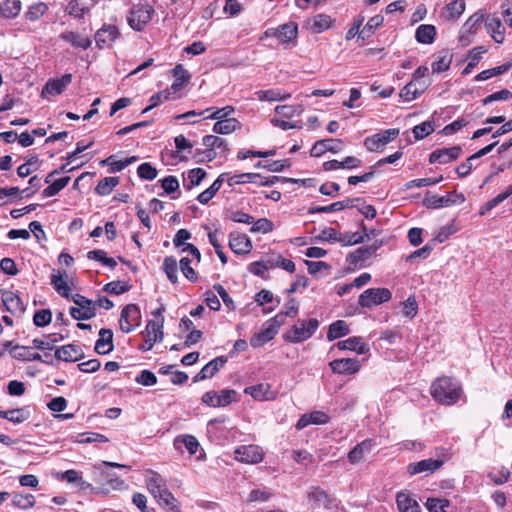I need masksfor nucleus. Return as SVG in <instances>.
I'll return each instance as SVG.
<instances>
[{"instance_id": "1", "label": "nucleus", "mask_w": 512, "mask_h": 512, "mask_svg": "<svg viewBox=\"0 0 512 512\" xmlns=\"http://www.w3.org/2000/svg\"><path fill=\"white\" fill-rule=\"evenodd\" d=\"M460 384L451 377L443 376L437 378L431 385V395L439 403L452 405L461 396Z\"/></svg>"}, {"instance_id": "2", "label": "nucleus", "mask_w": 512, "mask_h": 512, "mask_svg": "<svg viewBox=\"0 0 512 512\" xmlns=\"http://www.w3.org/2000/svg\"><path fill=\"white\" fill-rule=\"evenodd\" d=\"M318 327L319 321L316 318L299 320L283 335V338L287 342L301 343L309 339Z\"/></svg>"}, {"instance_id": "3", "label": "nucleus", "mask_w": 512, "mask_h": 512, "mask_svg": "<svg viewBox=\"0 0 512 512\" xmlns=\"http://www.w3.org/2000/svg\"><path fill=\"white\" fill-rule=\"evenodd\" d=\"M464 201V195L456 191L449 192L445 196H439L427 192L423 199V205L429 209H440L455 204H462Z\"/></svg>"}, {"instance_id": "4", "label": "nucleus", "mask_w": 512, "mask_h": 512, "mask_svg": "<svg viewBox=\"0 0 512 512\" xmlns=\"http://www.w3.org/2000/svg\"><path fill=\"white\" fill-rule=\"evenodd\" d=\"M392 298V293L388 288H369L363 291L358 300L362 308H371L388 302Z\"/></svg>"}, {"instance_id": "5", "label": "nucleus", "mask_w": 512, "mask_h": 512, "mask_svg": "<svg viewBox=\"0 0 512 512\" xmlns=\"http://www.w3.org/2000/svg\"><path fill=\"white\" fill-rule=\"evenodd\" d=\"M72 300L77 305L70 308V315L75 320H88L96 315V303L92 300L80 294H75Z\"/></svg>"}, {"instance_id": "6", "label": "nucleus", "mask_w": 512, "mask_h": 512, "mask_svg": "<svg viewBox=\"0 0 512 512\" xmlns=\"http://www.w3.org/2000/svg\"><path fill=\"white\" fill-rule=\"evenodd\" d=\"M153 13L154 8L150 5H135L127 17L128 24L132 29L141 31L150 22Z\"/></svg>"}, {"instance_id": "7", "label": "nucleus", "mask_w": 512, "mask_h": 512, "mask_svg": "<svg viewBox=\"0 0 512 512\" xmlns=\"http://www.w3.org/2000/svg\"><path fill=\"white\" fill-rule=\"evenodd\" d=\"M140 322L141 312L136 304H128L122 309L119 319L122 332L130 333L135 327L140 325Z\"/></svg>"}, {"instance_id": "8", "label": "nucleus", "mask_w": 512, "mask_h": 512, "mask_svg": "<svg viewBox=\"0 0 512 512\" xmlns=\"http://www.w3.org/2000/svg\"><path fill=\"white\" fill-rule=\"evenodd\" d=\"M383 245L381 240H376L373 244L362 246L351 252L346 260L349 264L355 267H363L365 261L372 257V255Z\"/></svg>"}, {"instance_id": "9", "label": "nucleus", "mask_w": 512, "mask_h": 512, "mask_svg": "<svg viewBox=\"0 0 512 512\" xmlns=\"http://www.w3.org/2000/svg\"><path fill=\"white\" fill-rule=\"evenodd\" d=\"M399 135V129H387L381 133L374 134L364 140V145L369 151H379L385 145L393 141Z\"/></svg>"}, {"instance_id": "10", "label": "nucleus", "mask_w": 512, "mask_h": 512, "mask_svg": "<svg viewBox=\"0 0 512 512\" xmlns=\"http://www.w3.org/2000/svg\"><path fill=\"white\" fill-rule=\"evenodd\" d=\"M235 459L248 464L259 463L263 460L264 453L257 445H243L235 449Z\"/></svg>"}, {"instance_id": "11", "label": "nucleus", "mask_w": 512, "mask_h": 512, "mask_svg": "<svg viewBox=\"0 0 512 512\" xmlns=\"http://www.w3.org/2000/svg\"><path fill=\"white\" fill-rule=\"evenodd\" d=\"M344 147L343 141L341 139H322L318 140L314 143L310 155L312 157H320L325 152L329 151L332 153H338L340 152Z\"/></svg>"}, {"instance_id": "12", "label": "nucleus", "mask_w": 512, "mask_h": 512, "mask_svg": "<svg viewBox=\"0 0 512 512\" xmlns=\"http://www.w3.org/2000/svg\"><path fill=\"white\" fill-rule=\"evenodd\" d=\"M334 373L341 375H352L360 370V361L356 358L335 359L329 363Z\"/></svg>"}, {"instance_id": "13", "label": "nucleus", "mask_w": 512, "mask_h": 512, "mask_svg": "<svg viewBox=\"0 0 512 512\" xmlns=\"http://www.w3.org/2000/svg\"><path fill=\"white\" fill-rule=\"evenodd\" d=\"M119 37V30L114 25H104L95 34L96 45L102 49L111 47L115 40Z\"/></svg>"}, {"instance_id": "14", "label": "nucleus", "mask_w": 512, "mask_h": 512, "mask_svg": "<svg viewBox=\"0 0 512 512\" xmlns=\"http://www.w3.org/2000/svg\"><path fill=\"white\" fill-rule=\"evenodd\" d=\"M462 152V148L460 146H453L450 148L437 149L433 151L429 156V162L446 164L453 160H456Z\"/></svg>"}, {"instance_id": "15", "label": "nucleus", "mask_w": 512, "mask_h": 512, "mask_svg": "<svg viewBox=\"0 0 512 512\" xmlns=\"http://www.w3.org/2000/svg\"><path fill=\"white\" fill-rule=\"evenodd\" d=\"M227 362V357L219 356L215 359L208 362L201 370L198 372L194 378L193 382H199L208 378H212Z\"/></svg>"}, {"instance_id": "16", "label": "nucleus", "mask_w": 512, "mask_h": 512, "mask_svg": "<svg viewBox=\"0 0 512 512\" xmlns=\"http://www.w3.org/2000/svg\"><path fill=\"white\" fill-rule=\"evenodd\" d=\"M229 247L236 254H248L252 249V243L247 235L232 232L229 235Z\"/></svg>"}, {"instance_id": "17", "label": "nucleus", "mask_w": 512, "mask_h": 512, "mask_svg": "<svg viewBox=\"0 0 512 512\" xmlns=\"http://www.w3.org/2000/svg\"><path fill=\"white\" fill-rule=\"evenodd\" d=\"M147 473L150 475L146 477L147 489L153 497L158 500V498L168 489L166 481L159 473L153 470H149Z\"/></svg>"}, {"instance_id": "18", "label": "nucleus", "mask_w": 512, "mask_h": 512, "mask_svg": "<svg viewBox=\"0 0 512 512\" xmlns=\"http://www.w3.org/2000/svg\"><path fill=\"white\" fill-rule=\"evenodd\" d=\"M55 357L65 362H76L84 357V352L81 347L68 344L56 349Z\"/></svg>"}, {"instance_id": "19", "label": "nucleus", "mask_w": 512, "mask_h": 512, "mask_svg": "<svg viewBox=\"0 0 512 512\" xmlns=\"http://www.w3.org/2000/svg\"><path fill=\"white\" fill-rule=\"evenodd\" d=\"M443 465L442 460L425 459L408 465L410 475L418 473H433Z\"/></svg>"}, {"instance_id": "20", "label": "nucleus", "mask_w": 512, "mask_h": 512, "mask_svg": "<svg viewBox=\"0 0 512 512\" xmlns=\"http://www.w3.org/2000/svg\"><path fill=\"white\" fill-rule=\"evenodd\" d=\"M94 349L99 355H106L114 349L113 332L110 329H100Z\"/></svg>"}, {"instance_id": "21", "label": "nucleus", "mask_w": 512, "mask_h": 512, "mask_svg": "<svg viewBox=\"0 0 512 512\" xmlns=\"http://www.w3.org/2000/svg\"><path fill=\"white\" fill-rule=\"evenodd\" d=\"M339 350H350L357 354H365L369 351V345L365 343L362 337H350L335 344Z\"/></svg>"}, {"instance_id": "22", "label": "nucleus", "mask_w": 512, "mask_h": 512, "mask_svg": "<svg viewBox=\"0 0 512 512\" xmlns=\"http://www.w3.org/2000/svg\"><path fill=\"white\" fill-rule=\"evenodd\" d=\"M374 446L375 442L373 439H366L362 441L348 453V461L351 464L359 463L360 461H362L366 454L371 452Z\"/></svg>"}, {"instance_id": "23", "label": "nucleus", "mask_w": 512, "mask_h": 512, "mask_svg": "<svg viewBox=\"0 0 512 512\" xmlns=\"http://www.w3.org/2000/svg\"><path fill=\"white\" fill-rule=\"evenodd\" d=\"M273 35L277 37L281 43L289 44L297 38L298 26L293 22L283 24L273 31Z\"/></svg>"}, {"instance_id": "24", "label": "nucleus", "mask_w": 512, "mask_h": 512, "mask_svg": "<svg viewBox=\"0 0 512 512\" xmlns=\"http://www.w3.org/2000/svg\"><path fill=\"white\" fill-rule=\"evenodd\" d=\"M2 302L5 309L12 313H22L25 310L21 298L12 291H4L2 293Z\"/></svg>"}, {"instance_id": "25", "label": "nucleus", "mask_w": 512, "mask_h": 512, "mask_svg": "<svg viewBox=\"0 0 512 512\" xmlns=\"http://www.w3.org/2000/svg\"><path fill=\"white\" fill-rule=\"evenodd\" d=\"M329 421V417L322 411H313L306 413L300 417L296 424V428L301 430L310 424H326Z\"/></svg>"}, {"instance_id": "26", "label": "nucleus", "mask_w": 512, "mask_h": 512, "mask_svg": "<svg viewBox=\"0 0 512 512\" xmlns=\"http://www.w3.org/2000/svg\"><path fill=\"white\" fill-rule=\"evenodd\" d=\"M396 504L400 512H419L420 510L418 502L404 491L397 493Z\"/></svg>"}, {"instance_id": "27", "label": "nucleus", "mask_w": 512, "mask_h": 512, "mask_svg": "<svg viewBox=\"0 0 512 512\" xmlns=\"http://www.w3.org/2000/svg\"><path fill=\"white\" fill-rule=\"evenodd\" d=\"M277 333L266 322L260 332L254 334L250 339V344L254 348H258L272 340Z\"/></svg>"}, {"instance_id": "28", "label": "nucleus", "mask_w": 512, "mask_h": 512, "mask_svg": "<svg viewBox=\"0 0 512 512\" xmlns=\"http://www.w3.org/2000/svg\"><path fill=\"white\" fill-rule=\"evenodd\" d=\"M333 23L331 16L327 14H317L307 21L309 28L314 33H322L328 30Z\"/></svg>"}, {"instance_id": "29", "label": "nucleus", "mask_w": 512, "mask_h": 512, "mask_svg": "<svg viewBox=\"0 0 512 512\" xmlns=\"http://www.w3.org/2000/svg\"><path fill=\"white\" fill-rule=\"evenodd\" d=\"M173 445L176 450L183 452L182 447L184 446L188 452L193 455L196 453L199 447V442L193 435H180L174 439Z\"/></svg>"}, {"instance_id": "30", "label": "nucleus", "mask_w": 512, "mask_h": 512, "mask_svg": "<svg viewBox=\"0 0 512 512\" xmlns=\"http://www.w3.org/2000/svg\"><path fill=\"white\" fill-rule=\"evenodd\" d=\"M465 7L464 0L451 1L444 7L443 17L446 20L456 21L464 13Z\"/></svg>"}, {"instance_id": "31", "label": "nucleus", "mask_w": 512, "mask_h": 512, "mask_svg": "<svg viewBox=\"0 0 512 512\" xmlns=\"http://www.w3.org/2000/svg\"><path fill=\"white\" fill-rule=\"evenodd\" d=\"M486 28L492 33V38L497 43L504 41V28L501 20L498 17H487L485 21Z\"/></svg>"}, {"instance_id": "32", "label": "nucleus", "mask_w": 512, "mask_h": 512, "mask_svg": "<svg viewBox=\"0 0 512 512\" xmlns=\"http://www.w3.org/2000/svg\"><path fill=\"white\" fill-rule=\"evenodd\" d=\"M426 88L425 84L416 83L411 81L405 85L400 91V97L405 101H412L421 95Z\"/></svg>"}, {"instance_id": "33", "label": "nucleus", "mask_w": 512, "mask_h": 512, "mask_svg": "<svg viewBox=\"0 0 512 512\" xmlns=\"http://www.w3.org/2000/svg\"><path fill=\"white\" fill-rule=\"evenodd\" d=\"M436 36V28L430 24H422L416 29L415 38L419 43L431 44Z\"/></svg>"}, {"instance_id": "34", "label": "nucleus", "mask_w": 512, "mask_h": 512, "mask_svg": "<svg viewBox=\"0 0 512 512\" xmlns=\"http://www.w3.org/2000/svg\"><path fill=\"white\" fill-rule=\"evenodd\" d=\"M60 38L77 48L87 49L91 45L89 38L80 36L73 31H66L61 33Z\"/></svg>"}, {"instance_id": "35", "label": "nucleus", "mask_w": 512, "mask_h": 512, "mask_svg": "<svg viewBox=\"0 0 512 512\" xmlns=\"http://www.w3.org/2000/svg\"><path fill=\"white\" fill-rule=\"evenodd\" d=\"M13 358L21 361H42L39 353H31L29 347L16 344L11 351Z\"/></svg>"}, {"instance_id": "36", "label": "nucleus", "mask_w": 512, "mask_h": 512, "mask_svg": "<svg viewBox=\"0 0 512 512\" xmlns=\"http://www.w3.org/2000/svg\"><path fill=\"white\" fill-rule=\"evenodd\" d=\"M172 73L175 77V80L171 85V89L174 92H177L184 86L186 82H188L190 74L181 64L176 65L173 68Z\"/></svg>"}, {"instance_id": "37", "label": "nucleus", "mask_w": 512, "mask_h": 512, "mask_svg": "<svg viewBox=\"0 0 512 512\" xmlns=\"http://www.w3.org/2000/svg\"><path fill=\"white\" fill-rule=\"evenodd\" d=\"M349 332V326L346 324V322L343 320H337L330 324L327 332V339L329 341H333L340 337L346 336L349 334Z\"/></svg>"}, {"instance_id": "38", "label": "nucleus", "mask_w": 512, "mask_h": 512, "mask_svg": "<svg viewBox=\"0 0 512 512\" xmlns=\"http://www.w3.org/2000/svg\"><path fill=\"white\" fill-rule=\"evenodd\" d=\"M21 11L20 0H5L0 3V15L5 18H14Z\"/></svg>"}, {"instance_id": "39", "label": "nucleus", "mask_w": 512, "mask_h": 512, "mask_svg": "<svg viewBox=\"0 0 512 512\" xmlns=\"http://www.w3.org/2000/svg\"><path fill=\"white\" fill-rule=\"evenodd\" d=\"M66 272L63 273L57 272L51 275V284L54 286L55 290L65 298L70 297V287L64 281L63 276H66Z\"/></svg>"}, {"instance_id": "40", "label": "nucleus", "mask_w": 512, "mask_h": 512, "mask_svg": "<svg viewBox=\"0 0 512 512\" xmlns=\"http://www.w3.org/2000/svg\"><path fill=\"white\" fill-rule=\"evenodd\" d=\"M163 324H164V318L159 320H149L146 326L145 331L143 334L145 335V338H153L155 335L157 338V341H161L163 339Z\"/></svg>"}, {"instance_id": "41", "label": "nucleus", "mask_w": 512, "mask_h": 512, "mask_svg": "<svg viewBox=\"0 0 512 512\" xmlns=\"http://www.w3.org/2000/svg\"><path fill=\"white\" fill-rule=\"evenodd\" d=\"M202 143L209 149H219L220 153L225 154L229 149L226 141L215 135H206L202 139Z\"/></svg>"}, {"instance_id": "42", "label": "nucleus", "mask_w": 512, "mask_h": 512, "mask_svg": "<svg viewBox=\"0 0 512 512\" xmlns=\"http://www.w3.org/2000/svg\"><path fill=\"white\" fill-rule=\"evenodd\" d=\"M485 14L483 11H477L471 15L463 25V30L468 34H475L483 22Z\"/></svg>"}, {"instance_id": "43", "label": "nucleus", "mask_w": 512, "mask_h": 512, "mask_svg": "<svg viewBox=\"0 0 512 512\" xmlns=\"http://www.w3.org/2000/svg\"><path fill=\"white\" fill-rule=\"evenodd\" d=\"M384 18L382 15H375L371 17L366 25L362 28L360 32V38L366 39L374 34L375 30L383 24Z\"/></svg>"}, {"instance_id": "44", "label": "nucleus", "mask_w": 512, "mask_h": 512, "mask_svg": "<svg viewBox=\"0 0 512 512\" xmlns=\"http://www.w3.org/2000/svg\"><path fill=\"white\" fill-rule=\"evenodd\" d=\"M256 95L260 101H280L290 97L289 93H282L279 89L260 90Z\"/></svg>"}, {"instance_id": "45", "label": "nucleus", "mask_w": 512, "mask_h": 512, "mask_svg": "<svg viewBox=\"0 0 512 512\" xmlns=\"http://www.w3.org/2000/svg\"><path fill=\"white\" fill-rule=\"evenodd\" d=\"M119 184V177H105L97 184L95 191L100 196L109 195L113 188Z\"/></svg>"}, {"instance_id": "46", "label": "nucleus", "mask_w": 512, "mask_h": 512, "mask_svg": "<svg viewBox=\"0 0 512 512\" xmlns=\"http://www.w3.org/2000/svg\"><path fill=\"white\" fill-rule=\"evenodd\" d=\"M48 5L44 2H37L28 7L25 18L29 21L39 20L47 11Z\"/></svg>"}, {"instance_id": "47", "label": "nucleus", "mask_w": 512, "mask_h": 512, "mask_svg": "<svg viewBox=\"0 0 512 512\" xmlns=\"http://www.w3.org/2000/svg\"><path fill=\"white\" fill-rule=\"evenodd\" d=\"M30 416H31V412L29 410V407H22V408L7 410L6 419L15 424H19V423H22V422L28 420L30 418Z\"/></svg>"}, {"instance_id": "48", "label": "nucleus", "mask_w": 512, "mask_h": 512, "mask_svg": "<svg viewBox=\"0 0 512 512\" xmlns=\"http://www.w3.org/2000/svg\"><path fill=\"white\" fill-rule=\"evenodd\" d=\"M163 270L171 283H173V284L177 283V281H178V276H177L178 265H177V261L174 257H172V256L165 257V259L163 261Z\"/></svg>"}, {"instance_id": "49", "label": "nucleus", "mask_w": 512, "mask_h": 512, "mask_svg": "<svg viewBox=\"0 0 512 512\" xmlns=\"http://www.w3.org/2000/svg\"><path fill=\"white\" fill-rule=\"evenodd\" d=\"M239 122L236 119L218 120L213 126V132L217 134H229L236 130Z\"/></svg>"}, {"instance_id": "50", "label": "nucleus", "mask_w": 512, "mask_h": 512, "mask_svg": "<svg viewBox=\"0 0 512 512\" xmlns=\"http://www.w3.org/2000/svg\"><path fill=\"white\" fill-rule=\"evenodd\" d=\"M12 504L20 509H29L34 506L35 497L32 494L15 493L12 497Z\"/></svg>"}, {"instance_id": "51", "label": "nucleus", "mask_w": 512, "mask_h": 512, "mask_svg": "<svg viewBox=\"0 0 512 512\" xmlns=\"http://www.w3.org/2000/svg\"><path fill=\"white\" fill-rule=\"evenodd\" d=\"M69 181V176L57 179L43 190L42 195L44 197H52L57 195L62 189H64L68 185Z\"/></svg>"}, {"instance_id": "52", "label": "nucleus", "mask_w": 512, "mask_h": 512, "mask_svg": "<svg viewBox=\"0 0 512 512\" xmlns=\"http://www.w3.org/2000/svg\"><path fill=\"white\" fill-rule=\"evenodd\" d=\"M510 67H511V64L506 63V64H502L500 66H497V67H494L491 69L484 70V71L480 72L475 77V80L476 81L488 80L494 76H498V75H501V74L507 72L510 69Z\"/></svg>"}, {"instance_id": "53", "label": "nucleus", "mask_w": 512, "mask_h": 512, "mask_svg": "<svg viewBox=\"0 0 512 512\" xmlns=\"http://www.w3.org/2000/svg\"><path fill=\"white\" fill-rule=\"evenodd\" d=\"M131 285L125 281H111L104 285L103 290L109 294L120 295L128 292Z\"/></svg>"}, {"instance_id": "54", "label": "nucleus", "mask_w": 512, "mask_h": 512, "mask_svg": "<svg viewBox=\"0 0 512 512\" xmlns=\"http://www.w3.org/2000/svg\"><path fill=\"white\" fill-rule=\"evenodd\" d=\"M87 258L101 262L103 265L114 269L117 265L113 258L107 257L104 250H92L87 253Z\"/></svg>"}, {"instance_id": "55", "label": "nucleus", "mask_w": 512, "mask_h": 512, "mask_svg": "<svg viewBox=\"0 0 512 512\" xmlns=\"http://www.w3.org/2000/svg\"><path fill=\"white\" fill-rule=\"evenodd\" d=\"M309 499L313 501L317 507H327L329 504L328 494L320 488L313 489L309 493Z\"/></svg>"}, {"instance_id": "56", "label": "nucleus", "mask_w": 512, "mask_h": 512, "mask_svg": "<svg viewBox=\"0 0 512 512\" xmlns=\"http://www.w3.org/2000/svg\"><path fill=\"white\" fill-rule=\"evenodd\" d=\"M137 174L141 179L154 180L157 177V169L150 163H142L137 168Z\"/></svg>"}, {"instance_id": "57", "label": "nucleus", "mask_w": 512, "mask_h": 512, "mask_svg": "<svg viewBox=\"0 0 512 512\" xmlns=\"http://www.w3.org/2000/svg\"><path fill=\"white\" fill-rule=\"evenodd\" d=\"M52 321V313L49 309H42L35 312L33 322L37 327H45Z\"/></svg>"}, {"instance_id": "58", "label": "nucleus", "mask_w": 512, "mask_h": 512, "mask_svg": "<svg viewBox=\"0 0 512 512\" xmlns=\"http://www.w3.org/2000/svg\"><path fill=\"white\" fill-rule=\"evenodd\" d=\"M268 391L269 385L263 383L245 389V393L250 394L256 400L266 399Z\"/></svg>"}, {"instance_id": "59", "label": "nucleus", "mask_w": 512, "mask_h": 512, "mask_svg": "<svg viewBox=\"0 0 512 512\" xmlns=\"http://www.w3.org/2000/svg\"><path fill=\"white\" fill-rule=\"evenodd\" d=\"M58 340L59 339L56 337V334H49L46 336V340H41L38 338L33 339L32 344L39 350H52L54 348V344Z\"/></svg>"}, {"instance_id": "60", "label": "nucleus", "mask_w": 512, "mask_h": 512, "mask_svg": "<svg viewBox=\"0 0 512 512\" xmlns=\"http://www.w3.org/2000/svg\"><path fill=\"white\" fill-rule=\"evenodd\" d=\"M250 231L252 233H269L273 230V223L267 218H260L257 221H253Z\"/></svg>"}, {"instance_id": "61", "label": "nucleus", "mask_w": 512, "mask_h": 512, "mask_svg": "<svg viewBox=\"0 0 512 512\" xmlns=\"http://www.w3.org/2000/svg\"><path fill=\"white\" fill-rule=\"evenodd\" d=\"M449 506L447 499L428 498L426 507L429 512H446L445 508Z\"/></svg>"}, {"instance_id": "62", "label": "nucleus", "mask_w": 512, "mask_h": 512, "mask_svg": "<svg viewBox=\"0 0 512 512\" xmlns=\"http://www.w3.org/2000/svg\"><path fill=\"white\" fill-rule=\"evenodd\" d=\"M270 268H273V263L271 260H269L267 262L256 261V262L249 264V266H248V270L251 273H253L256 276H260V277H263L265 272Z\"/></svg>"}, {"instance_id": "63", "label": "nucleus", "mask_w": 512, "mask_h": 512, "mask_svg": "<svg viewBox=\"0 0 512 512\" xmlns=\"http://www.w3.org/2000/svg\"><path fill=\"white\" fill-rule=\"evenodd\" d=\"M364 241V236L359 232L339 234V242L345 246L356 245Z\"/></svg>"}, {"instance_id": "64", "label": "nucleus", "mask_w": 512, "mask_h": 512, "mask_svg": "<svg viewBox=\"0 0 512 512\" xmlns=\"http://www.w3.org/2000/svg\"><path fill=\"white\" fill-rule=\"evenodd\" d=\"M434 131V126L431 122L426 121L413 128V133L416 139H423Z\"/></svg>"}]
</instances>
